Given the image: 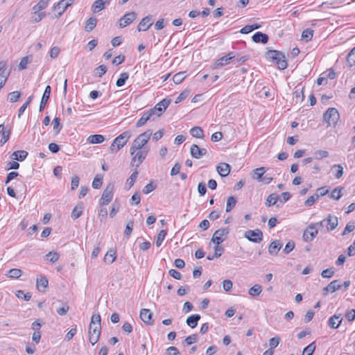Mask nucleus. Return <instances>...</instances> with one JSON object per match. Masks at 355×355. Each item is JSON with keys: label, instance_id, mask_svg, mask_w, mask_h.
<instances>
[{"label": "nucleus", "instance_id": "obj_1", "mask_svg": "<svg viewBox=\"0 0 355 355\" xmlns=\"http://www.w3.org/2000/svg\"><path fill=\"white\" fill-rule=\"evenodd\" d=\"M101 331V315L99 313H94L91 318L89 328V340L92 345L98 341Z\"/></svg>", "mask_w": 355, "mask_h": 355}, {"label": "nucleus", "instance_id": "obj_2", "mask_svg": "<svg viewBox=\"0 0 355 355\" xmlns=\"http://www.w3.org/2000/svg\"><path fill=\"white\" fill-rule=\"evenodd\" d=\"M152 135V131L150 130H148L144 133L139 135L132 142V146L130 147V155H133L135 153L137 150H143L145 148H148L146 146V144L148 143Z\"/></svg>", "mask_w": 355, "mask_h": 355}, {"label": "nucleus", "instance_id": "obj_3", "mask_svg": "<svg viewBox=\"0 0 355 355\" xmlns=\"http://www.w3.org/2000/svg\"><path fill=\"white\" fill-rule=\"evenodd\" d=\"M266 58L275 62L277 68L280 70L285 69L288 66L284 54L279 51L270 50L267 51Z\"/></svg>", "mask_w": 355, "mask_h": 355}, {"label": "nucleus", "instance_id": "obj_4", "mask_svg": "<svg viewBox=\"0 0 355 355\" xmlns=\"http://www.w3.org/2000/svg\"><path fill=\"white\" fill-rule=\"evenodd\" d=\"M340 119V114L335 107H329L322 116L323 121L327 123V127H335Z\"/></svg>", "mask_w": 355, "mask_h": 355}, {"label": "nucleus", "instance_id": "obj_5", "mask_svg": "<svg viewBox=\"0 0 355 355\" xmlns=\"http://www.w3.org/2000/svg\"><path fill=\"white\" fill-rule=\"evenodd\" d=\"M130 137V133L128 131H125L116 137L110 146V150L112 152H117L120 149H121L128 142Z\"/></svg>", "mask_w": 355, "mask_h": 355}, {"label": "nucleus", "instance_id": "obj_6", "mask_svg": "<svg viewBox=\"0 0 355 355\" xmlns=\"http://www.w3.org/2000/svg\"><path fill=\"white\" fill-rule=\"evenodd\" d=\"M113 184H109L107 185L99 200L100 205H108L112 201L113 198Z\"/></svg>", "mask_w": 355, "mask_h": 355}, {"label": "nucleus", "instance_id": "obj_7", "mask_svg": "<svg viewBox=\"0 0 355 355\" xmlns=\"http://www.w3.org/2000/svg\"><path fill=\"white\" fill-rule=\"evenodd\" d=\"M149 151V148H145L143 150H137L136 153H135V155L132 158L131 165L135 166L136 168H137L139 165L144 162L146 159Z\"/></svg>", "mask_w": 355, "mask_h": 355}, {"label": "nucleus", "instance_id": "obj_8", "mask_svg": "<svg viewBox=\"0 0 355 355\" xmlns=\"http://www.w3.org/2000/svg\"><path fill=\"white\" fill-rule=\"evenodd\" d=\"M244 236L253 243H259L263 240V233L259 230H248L245 232Z\"/></svg>", "mask_w": 355, "mask_h": 355}, {"label": "nucleus", "instance_id": "obj_9", "mask_svg": "<svg viewBox=\"0 0 355 355\" xmlns=\"http://www.w3.org/2000/svg\"><path fill=\"white\" fill-rule=\"evenodd\" d=\"M228 234L229 228L225 227L218 229L213 234L211 241L216 243L217 245H220L225 241Z\"/></svg>", "mask_w": 355, "mask_h": 355}, {"label": "nucleus", "instance_id": "obj_10", "mask_svg": "<svg viewBox=\"0 0 355 355\" xmlns=\"http://www.w3.org/2000/svg\"><path fill=\"white\" fill-rule=\"evenodd\" d=\"M170 103V99L164 98L158 103H157L155 106L153 108L150 109V110L153 111V115L159 116L162 114L163 112L168 107Z\"/></svg>", "mask_w": 355, "mask_h": 355}, {"label": "nucleus", "instance_id": "obj_11", "mask_svg": "<svg viewBox=\"0 0 355 355\" xmlns=\"http://www.w3.org/2000/svg\"><path fill=\"white\" fill-rule=\"evenodd\" d=\"M318 232L316 225L310 224L304 232L303 239L306 242L311 241L316 236Z\"/></svg>", "mask_w": 355, "mask_h": 355}, {"label": "nucleus", "instance_id": "obj_12", "mask_svg": "<svg viewBox=\"0 0 355 355\" xmlns=\"http://www.w3.org/2000/svg\"><path fill=\"white\" fill-rule=\"evenodd\" d=\"M235 58L234 53L233 52L229 53L227 55L223 56L218 59L214 64L212 69H218L223 66L228 64L231 60H232Z\"/></svg>", "mask_w": 355, "mask_h": 355}, {"label": "nucleus", "instance_id": "obj_13", "mask_svg": "<svg viewBox=\"0 0 355 355\" xmlns=\"http://www.w3.org/2000/svg\"><path fill=\"white\" fill-rule=\"evenodd\" d=\"M137 15L135 12L125 14L119 21L120 28H125L136 19Z\"/></svg>", "mask_w": 355, "mask_h": 355}, {"label": "nucleus", "instance_id": "obj_14", "mask_svg": "<svg viewBox=\"0 0 355 355\" xmlns=\"http://www.w3.org/2000/svg\"><path fill=\"white\" fill-rule=\"evenodd\" d=\"M207 153L206 148H200L196 144H192L190 148V153L193 158L200 159L202 156L205 155Z\"/></svg>", "mask_w": 355, "mask_h": 355}, {"label": "nucleus", "instance_id": "obj_15", "mask_svg": "<svg viewBox=\"0 0 355 355\" xmlns=\"http://www.w3.org/2000/svg\"><path fill=\"white\" fill-rule=\"evenodd\" d=\"M73 3V0H61L58 3L56 6H54L55 10H58V17H60L62 13L65 11V10L70 6Z\"/></svg>", "mask_w": 355, "mask_h": 355}, {"label": "nucleus", "instance_id": "obj_16", "mask_svg": "<svg viewBox=\"0 0 355 355\" xmlns=\"http://www.w3.org/2000/svg\"><path fill=\"white\" fill-rule=\"evenodd\" d=\"M342 287V285L339 284L338 280H334L330 282L326 287L323 288V295H327L329 292L334 293L339 290Z\"/></svg>", "mask_w": 355, "mask_h": 355}, {"label": "nucleus", "instance_id": "obj_17", "mask_svg": "<svg viewBox=\"0 0 355 355\" xmlns=\"http://www.w3.org/2000/svg\"><path fill=\"white\" fill-rule=\"evenodd\" d=\"M343 321L342 314H334L328 320V325L334 329L338 328Z\"/></svg>", "mask_w": 355, "mask_h": 355}, {"label": "nucleus", "instance_id": "obj_18", "mask_svg": "<svg viewBox=\"0 0 355 355\" xmlns=\"http://www.w3.org/2000/svg\"><path fill=\"white\" fill-rule=\"evenodd\" d=\"M326 220L327 232H330L335 230L338 225V218L335 216L329 214Z\"/></svg>", "mask_w": 355, "mask_h": 355}, {"label": "nucleus", "instance_id": "obj_19", "mask_svg": "<svg viewBox=\"0 0 355 355\" xmlns=\"http://www.w3.org/2000/svg\"><path fill=\"white\" fill-rule=\"evenodd\" d=\"M51 91V87L49 85H47L45 87L44 94L42 95V99H41V101H40V112L46 106V103L48 102V100L49 99V97H50Z\"/></svg>", "mask_w": 355, "mask_h": 355}, {"label": "nucleus", "instance_id": "obj_20", "mask_svg": "<svg viewBox=\"0 0 355 355\" xmlns=\"http://www.w3.org/2000/svg\"><path fill=\"white\" fill-rule=\"evenodd\" d=\"M154 116L153 115V110H148L147 112H145L141 117L138 120L137 122L136 126L137 127H141L148 121L151 119V117Z\"/></svg>", "mask_w": 355, "mask_h": 355}, {"label": "nucleus", "instance_id": "obj_21", "mask_svg": "<svg viewBox=\"0 0 355 355\" xmlns=\"http://www.w3.org/2000/svg\"><path fill=\"white\" fill-rule=\"evenodd\" d=\"M216 170L220 176L226 177L230 173V166L227 163H220L216 167Z\"/></svg>", "mask_w": 355, "mask_h": 355}, {"label": "nucleus", "instance_id": "obj_22", "mask_svg": "<svg viewBox=\"0 0 355 355\" xmlns=\"http://www.w3.org/2000/svg\"><path fill=\"white\" fill-rule=\"evenodd\" d=\"M152 26V23L150 22V17L149 16H146L144 17L141 21L139 22L137 28L139 31H146Z\"/></svg>", "mask_w": 355, "mask_h": 355}, {"label": "nucleus", "instance_id": "obj_23", "mask_svg": "<svg viewBox=\"0 0 355 355\" xmlns=\"http://www.w3.org/2000/svg\"><path fill=\"white\" fill-rule=\"evenodd\" d=\"M140 318L146 324H151L152 313L150 309H142L140 311Z\"/></svg>", "mask_w": 355, "mask_h": 355}, {"label": "nucleus", "instance_id": "obj_24", "mask_svg": "<svg viewBox=\"0 0 355 355\" xmlns=\"http://www.w3.org/2000/svg\"><path fill=\"white\" fill-rule=\"evenodd\" d=\"M282 244L281 242L278 240L272 241L268 248V252L271 255H276L279 250L282 248Z\"/></svg>", "mask_w": 355, "mask_h": 355}, {"label": "nucleus", "instance_id": "obj_25", "mask_svg": "<svg viewBox=\"0 0 355 355\" xmlns=\"http://www.w3.org/2000/svg\"><path fill=\"white\" fill-rule=\"evenodd\" d=\"M252 40L256 43L261 42L262 44H266L268 41V36L266 33L257 32L253 35Z\"/></svg>", "mask_w": 355, "mask_h": 355}, {"label": "nucleus", "instance_id": "obj_26", "mask_svg": "<svg viewBox=\"0 0 355 355\" xmlns=\"http://www.w3.org/2000/svg\"><path fill=\"white\" fill-rule=\"evenodd\" d=\"M28 156V152L26 150H17L12 153L11 158L19 162L24 161Z\"/></svg>", "mask_w": 355, "mask_h": 355}, {"label": "nucleus", "instance_id": "obj_27", "mask_svg": "<svg viewBox=\"0 0 355 355\" xmlns=\"http://www.w3.org/2000/svg\"><path fill=\"white\" fill-rule=\"evenodd\" d=\"M200 319V315L199 314H193L187 318L186 322L188 326L193 329L198 325V322Z\"/></svg>", "mask_w": 355, "mask_h": 355}, {"label": "nucleus", "instance_id": "obj_28", "mask_svg": "<svg viewBox=\"0 0 355 355\" xmlns=\"http://www.w3.org/2000/svg\"><path fill=\"white\" fill-rule=\"evenodd\" d=\"M266 173L264 167H259L252 171V178L259 182L261 181L263 174Z\"/></svg>", "mask_w": 355, "mask_h": 355}, {"label": "nucleus", "instance_id": "obj_29", "mask_svg": "<svg viewBox=\"0 0 355 355\" xmlns=\"http://www.w3.org/2000/svg\"><path fill=\"white\" fill-rule=\"evenodd\" d=\"M83 205L82 202L78 203L73 209L71 213V218L73 220L78 219L83 214Z\"/></svg>", "mask_w": 355, "mask_h": 355}, {"label": "nucleus", "instance_id": "obj_30", "mask_svg": "<svg viewBox=\"0 0 355 355\" xmlns=\"http://www.w3.org/2000/svg\"><path fill=\"white\" fill-rule=\"evenodd\" d=\"M116 259V251L114 250H109L104 257V261L108 264L112 263Z\"/></svg>", "mask_w": 355, "mask_h": 355}, {"label": "nucleus", "instance_id": "obj_31", "mask_svg": "<svg viewBox=\"0 0 355 355\" xmlns=\"http://www.w3.org/2000/svg\"><path fill=\"white\" fill-rule=\"evenodd\" d=\"M97 19L95 17H90L85 22V30L91 32L96 26Z\"/></svg>", "mask_w": 355, "mask_h": 355}, {"label": "nucleus", "instance_id": "obj_32", "mask_svg": "<svg viewBox=\"0 0 355 355\" xmlns=\"http://www.w3.org/2000/svg\"><path fill=\"white\" fill-rule=\"evenodd\" d=\"M49 284L48 279L44 276H41L40 278L37 279L36 286L39 291H42L41 288L44 290L47 288Z\"/></svg>", "mask_w": 355, "mask_h": 355}, {"label": "nucleus", "instance_id": "obj_33", "mask_svg": "<svg viewBox=\"0 0 355 355\" xmlns=\"http://www.w3.org/2000/svg\"><path fill=\"white\" fill-rule=\"evenodd\" d=\"M104 140L105 138L101 135H93L87 138L88 142L93 144H101Z\"/></svg>", "mask_w": 355, "mask_h": 355}, {"label": "nucleus", "instance_id": "obj_34", "mask_svg": "<svg viewBox=\"0 0 355 355\" xmlns=\"http://www.w3.org/2000/svg\"><path fill=\"white\" fill-rule=\"evenodd\" d=\"M57 302L60 303L61 306L56 308V312L60 315H65L69 310V306L67 303L62 302L60 300H58Z\"/></svg>", "mask_w": 355, "mask_h": 355}, {"label": "nucleus", "instance_id": "obj_35", "mask_svg": "<svg viewBox=\"0 0 355 355\" xmlns=\"http://www.w3.org/2000/svg\"><path fill=\"white\" fill-rule=\"evenodd\" d=\"M191 135L196 138L202 139L205 136L202 129L199 126H195L190 130Z\"/></svg>", "mask_w": 355, "mask_h": 355}, {"label": "nucleus", "instance_id": "obj_36", "mask_svg": "<svg viewBox=\"0 0 355 355\" xmlns=\"http://www.w3.org/2000/svg\"><path fill=\"white\" fill-rule=\"evenodd\" d=\"M105 8V3L103 0H96L94 1L92 6V10L94 12H98L103 10Z\"/></svg>", "mask_w": 355, "mask_h": 355}, {"label": "nucleus", "instance_id": "obj_37", "mask_svg": "<svg viewBox=\"0 0 355 355\" xmlns=\"http://www.w3.org/2000/svg\"><path fill=\"white\" fill-rule=\"evenodd\" d=\"M347 64L352 67L355 65V46L348 53L347 57Z\"/></svg>", "mask_w": 355, "mask_h": 355}, {"label": "nucleus", "instance_id": "obj_38", "mask_svg": "<svg viewBox=\"0 0 355 355\" xmlns=\"http://www.w3.org/2000/svg\"><path fill=\"white\" fill-rule=\"evenodd\" d=\"M331 170L335 171L334 176L337 179L340 178L343 175V167L341 164H334L331 167Z\"/></svg>", "mask_w": 355, "mask_h": 355}, {"label": "nucleus", "instance_id": "obj_39", "mask_svg": "<svg viewBox=\"0 0 355 355\" xmlns=\"http://www.w3.org/2000/svg\"><path fill=\"white\" fill-rule=\"evenodd\" d=\"M236 202L237 200L235 197L230 196L228 198L226 204V212H230L235 207Z\"/></svg>", "mask_w": 355, "mask_h": 355}, {"label": "nucleus", "instance_id": "obj_40", "mask_svg": "<svg viewBox=\"0 0 355 355\" xmlns=\"http://www.w3.org/2000/svg\"><path fill=\"white\" fill-rule=\"evenodd\" d=\"M49 0H41L33 8L35 12L42 10L47 7Z\"/></svg>", "mask_w": 355, "mask_h": 355}, {"label": "nucleus", "instance_id": "obj_41", "mask_svg": "<svg viewBox=\"0 0 355 355\" xmlns=\"http://www.w3.org/2000/svg\"><path fill=\"white\" fill-rule=\"evenodd\" d=\"M137 176L138 172L137 171H135L127 180L125 184L128 187V189H130L134 185Z\"/></svg>", "mask_w": 355, "mask_h": 355}, {"label": "nucleus", "instance_id": "obj_42", "mask_svg": "<svg viewBox=\"0 0 355 355\" xmlns=\"http://www.w3.org/2000/svg\"><path fill=\"white\" fill-rule=\"evenodd\" d=\"M277 200H278V196L275 193H272L268 196L266 202V205L267 207L272 206L276 204Z\"/></svg>", "mask_w": 355, "mask_h": 355}, {"label": "nucleus", "instance_id": "obj_43", "mask_svg": "<svg viewBox=\"0 0 355 355\" xmlns=\"http://www.w3.org/2000/svg\"><path fill=\"white\" fill-rule=\"evenodd\" d=\"M129 75L128 73L124 72L120 75V78L116 80V85L119 87L125 85V81L128 79Z\"/></svg>", "mask_w": 355, "mask_h": 355}, {"label": "nucleus", "instance_id": "obj_44", "mask_svg": "<svg viewBox=\"0 0 355 355\" xmlns=\"http://www.w3.org/2000/svg\"><path fill=\"white\" fill-rule=\"evenodd\" d=\"M261 286L256 284L249 289L248 293L252 296H258L261 293Z\"/></svg>", "mask_w": 355, "mask_h": 355}, {"label": "nucleus", "instance_id": "obj_45", "mask_svg": "<svg viewBox=\"0 0 355 355\" xmlns=\"http://www.w3.org/2000/svg\"><path fill=\"white\" fill-rule=\"evenodd\" d=\"M186 78L185 72L182 71L175 73L173 77V80L175 84L181 83Z\"/></svg>", "mask_w": 355, "mask_h": 355}, {"label": "nucleus", "instance_id": "obj_46", "mask_svg": "<svg viewBox=\"0 0 355 355\" xmlns=\"http://www.w3.org/2000/svg\"><path fill=\"white\" fill-rule=\"evenodd\" d=\"M313 35V30L310 28H307L304 31H303L302 33V40H305L306 42L310 41Z\"/></svg>", "mask_w": 355, "mask_h": 355}, {"label": "nucleus", "instance_id": "obj_47", "mask_svg": "<svg viewBox=\"0 0 355 355\" xmlns=\"http://www.w3.org/2000/svg\"><path fill=\"white\" fill-rule=\"evenodd\" d=\"M103 184V177L100 175H96L92 182V187L94 189H100Z\"/></svg>", "mask_w": 355, "mask_h": 355}, {"label": "nucleus", "instance_id": "obj_48", "mask_svg": "<svg viewBox=\"0 0 355 355\" xmlns=\"http://www.w3.org/2000/svg\"><path fill=\"white\" fill-rule=\"evenodd\" d=\"M342 190V187L335 188L331 193V198L336 200H338L343 196Z\"/></svg>", "mask_w": 355, "mask_h": 355}, {"label": "nucleus", "instance_id": "obj_49", "mask_svg": "<svg viewBox=\"0 0 355 355\" xmlns=\"http://www.w3.org/2000/svg\"><path fill=\"white\" fill-rule=\"evenodd\" d=\"M315 349V343H311L302 351V355H312Z\"/></svg>", "mask_w": 355, "mask_h": 355}, {"label": "nucleus", "instance_id": "obj_50", "mask_svg": "<svg viewBox=\"0 0 355 355\" xmlns=\"http://www.w3.org/2000/svg\"><path fill=\"white\" fill-rule=\"evenodd\" d=\"M21 270L18 268H12L8 271V277L11 278L17 279L21 276Z\"/></svg>", "mask_w": 355, "mask_h": 355}, {"label": "nucleus", "instance_id": "obj_51", "mask_svg": "<svg viewBox=\"0 0 355 355\" xmlns=\"http://www.w3.org/2000/svg\"><path fill=\"white\" fill-rule=\"evenodd\" d=\"M46 257L50 262L54 263L59 259L60 255L55 252H49Z\"/></svg>", "mask_w": 355, "mask_h": 355}, {"label": "nucleus", "instance_id": "obj_52", "mask_svg": "<svg viewBox=\"0 0 355 355\" xmlns=\"http://www.w3.org/2000/svg\"><path fill=\"white\" fill-rule=\"evenodd\" d=\"M335 273V269L334 268H329L325 270H323L321 272V276L323 278H331Z\"/></svg>", "mask_w": 355, "mask_h": 355}, {"label": "nucleus", "instance_id": "obj_53", "mask_svg": "<svg viewBox=\"0 0 355 355\" xmlns=\"http://www.w3.org/2000/svg\"><path fill=\"white\" fill-rule=\"evenodd\" d=\"M313 155L315 159H320L327 157L329 156V153L327 150H319L314 152Z\"/></svg>", "mask_w": 355, "mask_h": 355}, {"label": "nucleus", "instance_id": "obj_54", "mask_svg": "<svg viewBox=\"0 0 355 355\" xmlns=\"http://www.w3.org/2000/svg\"><path fill=\"white\" fill-rule=\"evenodd\" d=\"M20 96H21L20 92H19L17 91L10 92L8 94V100L11 103H15L19 100V98H20Z\"/></svg>", "mask_w": 355, "mask_h": 355}, {"label": "nucleus", "instance_id": "obj_55", "mask_svg": "<svg viewBox=\"0 0 355 355\" xmlns=\"http://www.w3.org/2000/svg\"><path fill=\"white\" fill-rule=\"evenodd\" d=\"M60 120L58 117L54 118V119L53 121V130H55L56 135L60 133V132L62 128V125L60 124Z\"/></svg>", "mask_w": 355, "mask_h": 355}, {"label": "nucleus", "instance_id": "obj_56", "mask_svg": "<svg viewBox=\"0 0 355 355\" xmlns=\"http://www.w3.org/2000/svg\"><path fill=\"white\" fill-rule=\"evenodd\" d=\"M166 235V230H162L159 232V233L157 235V240H156V245L157 247H159L162 245Z\"/></svg>", "mask_w": 355, "mask_h": 355}, {"label": "nucleus", "instance_id": "obj_57", "mask_svg": "<svg viewBox=\"0 0 355 355\" xmlns=\"http://www.w3.org/2000/svg\"><path fill=\"white\" fill-rule=\"evenodd\" d=\"M16 296L18 297V298H22L24 299L25 301H28L30 300L31 297V295L30 293H24V292L23 291H17V293H16Z\"/></svg>", "mask_w": 355, "mask_h": 355}, {"label": "nucleus", "instance_id": "obj_58", "mask_svg": "<svg viewBox=\"0 0 355 355\" xmlns=\"http://www.w3.org/2000/svg\"><path fill=\"white\" fill-rule=\"evenodd\" d=\"M96 76L101 77L107 71V67L105 65H100L95 69Z\"/></svg>", "mask_w": 355, "mask_h": 355}, {"label": "nucleus", "instance_id": "obj_59", "mask_svg": "<svg viewBox=\"0 0 355 355\" xmlns=\"http://www.w3.org/2000/svg\"><path fill=\"white\" fill-rule=\"evenodd\" d=\"M295 245V242L293 241H289L286 243V246H285V248H284V249L283 250L285 254L290 253L294 249Z\"/></svg>", "mask_w": 355, "mask_h": 355}, {"label": "nucleus", "instance_id": "obj_60", "mask_svg": "<svg viewBox=\"0 0 355 355\" xmlns=\"http://www.w3.org/2000/svg\"><path fill=\"white\" fill-rule=\"evenodd\" d=\"M133 226H134L133 220H130L127 223L126 227H125V232H124V234H125V235L126 236L128 237L131 234L132 229H133Z\"/></svg>", "mask_w": 355, "mask_h": 355}, {"label": "nucleus", "instance_id": "obj_61", "mask_svg": "<svg viewBox=\"0 0 355 355\" xmlns=\"http://www.w3.org/2000/svg\"><path fill=\"white\" fill-rule=\"evenodd\" d=\"M141 201V196L138 192L135 193L130 200L132 205H138Z\"/></svg>", "mask_w": 355, "mask_h": 355}, {"label": "nucleus", "instance_id": "obj_62", "mask_svg": "<svg viewBox=\"0 0 355 355\" xmlns=\"http://www.w3.org/2000/svg\"><path fill=\"white\" fill-rule=\"evenodd\" d=\"M355 230V225L354 223H349L347 224L343 232L342 233L343 236H345L351 232L354 231Z\"/></svg>", "mask_w": 355, "mask_h": 355}, {"label": "nucleus", "instance_id": "obj_63", "mask_svg": "<svg viewBox=\"0 0 355 355\" xmlns=\"http://www.w3.org/2000/svg\"><path fill=\"white\" fill-rule=\"evenodd\" d=\"M168 274L170 276H171L172 277H173L175 279L180 280L182 279L181 273L175 269H171L168 271Z\"/></svg>", "mask_w": 355, "mask_h": 355}, {"label": "nucleus", "instance_id": "obj_64", "mask_svg": "<svg viewBox=\"0 0 355 355\" xmlns=\"http://www.w3.org/2000/svg\"><path fill=\"white\" fill-rule=\"evenodd\" d=\"M345 318L349 322H352L355 319V309H350L345 313Z\"/></svg>", "mask_w": 355, "mask_h": 355}]
</instances>
